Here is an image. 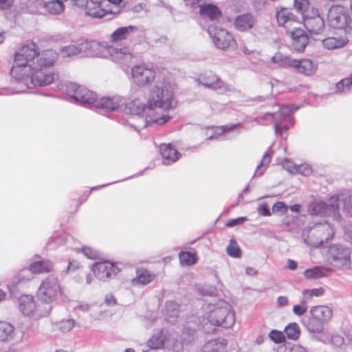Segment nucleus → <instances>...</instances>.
Returning <instances> with one entry per match:
<instances>
[{
	"instance_id": "49",
	"label": "nucleus",
	"mask_w": 352,
	"mask_h": 352,
	"mask_svg": "<svg viewBox=\"0 0 352 352\" xmlns=\"http://www.w3.org/2000/svg\"><path fill=\"white\" fill-rule=\"evenodd\" d=\"M227 254L233 258H239L241 256V249L237 243L231 239L229 245L226 248Z\"/></svg>"
},
{
	"instance_id": "6",
	"label": "nucleus",
	"mask_w": 352,
	"mask_h": 352,
	"mask_svg": "<svg viewBox=\"0 0 352 352\" xmlns=\"http://www.w3.org/2000/svg\"><path fill=\"white\" fill-rule=\"evenodd\" d=\"M19 307L21 312L25 316L34 320H39L50 314V306L36 303L34 297L30 295H23L19 298Z\"/></svg>"
},
{
	"instance_id": "38",
	"label": "nucleus",
	"mask_w": 352,
	"mask_h": 352,
	"mask_svg": "<svg viewBox=\"0 0 352 352\" xmlns=\"http://www.w3.org/2000/svg\"><path fill=\"white\" fill-rule=\"evenodd\" d=\"M155 277L148 270L141 268L136 271V276L132 280L133 285H145L151 283Z\"/></svg>"
},
{
	"instance_id": "25",
	"label": "nucleus",
	"mask_w": 352,
	"mask_h": 352,
	"mask_svg": "<svg viewBox=\"0 0 352 352\" xmlns=\"http://www.w3.org/2000/svg\"><path fill=\"white\" fill-rule=\"evenodd\" d=\"M137 30L133 25L120 27L115 30L109 36V41L112 43H120L131 38L132 33Z\"/></svg>"
},
{
	"instance_id": "10",
	"label": "nucleus",
	"mask_w": 352,
	"mask_h": 352,
	"mask_svg": "<svg viewBox=\"0 0 352 352\" xmlns=\"http://www.w3.org/2000/svg\"><path fill=\"white\" fill-rule=\"evenodd\" d=\"M53 269L52 263L48 260L35 261L31 263L28 269L21 270L17 276L13 280V284L17 285L19 283L31 280L33 274H41L48 272Z\"/></svg>"
},
{
	"instance_id": "46",
	"label": "nucleus",
	"mask_w": 352,
	"mask_h": 352,
	"mask_svg": "<svg viewBox=\"0 0 352 352\" xmlns=\"http://www.w3.org/2000/svg\"><path fill=\"white\" fill-rule=\"evenodd\" d=\"M272 154L273 152L271 151H268L265 153L262 160L261 161V162L259 163L256 169L254 177H261V175H263L265 169H263V168L265 166H267L270 164Z\"/></svg>"
},
{
	"instance_id": "7",
	"label": "nucleus",
	"mask_w": 352,
	"mask_h": 352,
	"mask_svg": "<svg viewBox=\"0 0 352 352\" xmlns=\"http://www.w3.org/2000/svg\"><path fill=\"white\" fill-rule=\"evenodd\" d=\"M60 292V285L57 278L53 275L42 280L36 292V297L42 305L50 306V313L52 309V302Z\"/></svg>"
},
{
	"instance_id": "22",
	"label": "nucleus",
	"mask_w": 352,
	"mask_h": 352,
	"mask_svg": "<svg viewBox=\"0 0 352 352\" xmlns=\"http://www.w3.org/2000/svg\"><path fill=\"white\" fill-rule=\"evenodd\" d=\"M292 67L305 76H312L318 69V64L308 58L293 59Z\"/></svg>"
},
{
	"instance_id": "43",
	"label": "nucleus",
	"mask_w": 352,
	"mask_h": 352,
	"mask_svg": "<svg viewBox=\"0 0 352 352\" xmlns=\"http://www.w3.org/2000/svg\"><path fill=\"white\" fill-rule=\"evenodd\" d=\"M336 89L338 94L352 92V75L339 81L336 85Z\"/></svg>"
},
{
	"instance_id": "11",
	"label": "nucleus",
	"mask_w": 352,
	"mask_h": 352,
	"mask_svg": "<svg viewBox=\"0 0 352 352\" xmlns=\"http://www.w3.org/2000/svg\"><path fill=\"white\" fill-rule=\"evenodd\" d=\"M197 81L206 88L216 90L221 94L232 91V87L225 82L215 73L208 71L201 74Z\"/></svg>"
},
{
	"instance_id": "58",
	"label": "nucleus",
	"mask_w": 352,
	"mask_h": 352,
	"mask_svg": "<svg viewBox=\"0 0 352 352\" xmlns=\"http://www.w3.org/2000/svg\"><path fill=\"white\" fill-rule=\"evenodd\" d=\"M312 172L311 166L307 164H297L296 173L300 174L304 176L309 175Z\"/></svg>"
},
{
	"instance_id": "55",
	"label": "nucleus",
	"mask_w": 352,
	"mask_h": 352,
	"mask_svg": "<svg viewBox=\"0 0 352 352\" xmlns=\"http://www.w3.org/2000/svg\"><path fill=\"white\" fill-rule=\"evenodd\" d=\"M282 166L284 169L290 173L295 174L297 171V164H294L292 161L285 159L282 163Z\"/></svg>"
},
{
	"instance_id": "50",
	"label": "nucleus",
	"mask_w": 352,
	"mask_h": 352,
	"mask_svg": "<svg viewBox=\"0 0 352 352\" xmlns=\"http://www.w3.org/2000/svg\"><path fill=\"white\" fill-rule=\"evenodd\" d=\"M74 251L78 254L82 253L85 256L89 259H96L98 256V251L90 247H84L81 250L79 248H75Z\"/></svg>"
},
{
	"instance_id": "5",
	"label": "nucleus",
	"mask_w": 352,
	"mask_h": 352,
	"mask_svg": "<svg viewBox=\"0 0 352 352\" xmlns=\"http://www.w3.org/2000/svg\"><path fill=\"white\" fill-rule=\"evenodd\" d=\"M61 89L71 98V101L84 105L94 104L97 101L96 94L87 87L73 82H67L62 85Z\"/></svg>"
},
{
	"instance_id": "37",
	"label": "nucleus",
	"mask_w": 352,
	"mask_h": 352,
	"mask_svg": "<svg viewBox=\"0 0 352 352\" xmlns=\"http://www.w3.org/2000/svg\"><path fill=\"white\" fill-rule=\"evenodd\" d=\"M227 346V341L223 338L211 340L206 343L202 352H224Z\"/></svg>"
},
{
	"instance_id": "29",
	"label": "nucleus",
	"mask_w": 352,
	"mask_h": 352,
	"mask_svg": "<svg viewBox=\"0 0 352 352\" xmlns=\"http://www.w3.org/2000/svg\"><path fill=\"white\" fill-rule=\"evenodd\" d=\"M160 151L163 159V164L166 165L175 162L180 156V154L171 144H161Z\"/></svg>"
},
{
	"instance_id": "42",
	"label": "nucleus",
	"mask_w": 352,
	"mask_h": 352,
	"mask_svg": "<svg viewBox=\"0 0 352 352\" xmlns=\"http://www.w3.org/2000/svg\"><path fill=\"white\" fill-rule=\"evenodd\" d=\"M327 270L322 267H314L307 269L304 272V276L308 279H316L324 277L327 275Z\"/></svg>"
},
{
	"instance_id": "12",
	"label": "nucleus",
	"mask_w": 352,
	"mask_h": 352,
	"mask_svg": "<svg viewBox=\"0 0 352 352\" xmlns=\"http://www.w3.org/2000/svg\"><path fill=\"white\" fill-rule=\"evenodd\" d=\"M329 258L337 267L348 269L351 265V250L342 245H333L329 249Z\"/></svg>"
},
{
	"instance_id": "26",
	"label": "nucleus",
	"mask_w": 352,
	"mask_h": 352,
	"mask_svg": "<svg viewBox=\"0 0 352 352\" xmlns=\"http://www.w3.org/2000/svg\"><path fill=\"white\" fill-rule=\"evenodd\" d=\"M309 314L313 316L316 320L324 324L329 322L331 319L333 311L327 306L318 305L311 307L309 311Z\"/></svg>"
},
{
	"instance_id": "31",
	"label": "nucleus",
	"mask_w": 352,
	"mask_h": 352,
	"mask_svg": "<svg viewBox=\"0 0 352 352\" xmlns=\"http://www.w3.org/2000/svg\"><path fill=\"white\" fill-rule=\"evenodd\" d=\"M349 42L345 35H336L329 36L322 41V45L329 50L344 47Z\"/></svg>"
},
{
	"instance_id": "27",
	"label": "nucleus",
	"mask_w": 352,
	"mask_h": 352,
	"mask_svg": "<svg viewBox=\"0 0 352 352\" xmlns=\"http://www.w3.org/2000/svg\"><path fill=\"white\" fill-rule=\"evenodd\" d=\"M16 331L14 325L7 321H0V342L9 343L16 340Z\"/></svg>"
},
{
	"instance_id": "28",
	"label": "nucleus",
	"mask_w": 352,
	"mask_h": 352,
	"mask_svg": "<svg viewBox=\"0 0 352 352\" xmlns=\"http://www.w3.org/2000/svg\"><path fill=\"white\" fill-rule=\"evenodd\" d=\"M304 25L311 34H319L324 30V21L319 15H316L306 17L304 19Z\"/></svg>"
},
{
	"instance_id": "57",
	"label": "nucleus",
	"mask_w": 352,
	"mask_h": 352,
	"mask_svg": "<svg viewBox=\"0 0 352 352\" xmlns=\"http://www.w3.org/2000/svg\"><path fill=\"white\" fill-rule=\"evenodd\" d=\"M241 124H232L230 126H221L215 128V134H222L232 131L236 128H241Z\"/></svg>"
},
{
	"instance_id": "59",
	"label": "nucleus",
	"mask_w": 352,
	"mask_h": 352,
	"mask_svg": "<svg viewBox=\"0 0 352 352\" xmlns=\"http://www.w3.org/2000/svg\"><path fill=\"white\" fill-rule=\"evenodd\" d=\"M274 212H280L285 214L287 211V206L282 201L276 202L272 207Z\"/></svg>"
},
{
	"instance_id": "9",
	"label": "nucleus",
	"mask_w": 352,
	"mask_h": 352,
	"mask_svg": "<svg viewBox=\"0 0 352 352\" xmlns=\"http://www.w3.org/2000/svg\"><path fill=\"white\" fill-rule=\"evenodd\" d=\"M297 109L298 107H294L289 105H284L279 108L278 112L265 113L264 118H265L267 116H271L274 121V128L275 133L277 135H283V131H287L289 128V126L288 125H283V122L286 120H289L291 122V125H293V120L290 117V115Z\"/></svg>"
},
{
	"instance_id": "8",
	"label": "nucleus",
	"mask_w": 352,
	"mask_h": 352,
	"mask_svg": "<svg viewBox=\"0 0 352 352\" xmlns=\"http://www.w3.org/2000/svg\"><path fill=\"white\" fill-rule=\"evenodd\" d=\"M131 80L138 87L150 86L156 76L155 69L146 64L133 66L131 71Z\"/></svg>"
},
{
	"instance_id": "36",
	"label": "nucleus",
	"mask_w": 352,
	"mask_h": 352,
	"mask_svg": "<svg viewBox=\"0 0 352 352\" xmlns=\"http://www.w3.org/2000/svg\"><path fill=\"white\" fill-rule=\"evenodd\" d=\"M179 312V306L175 301L170 300L166 302L164 315L168 322L173 323Z\"/></svg>"
},
{
	"instance_id": "16",
	"label": "nucleus",
	"mask_w": 352,
	"mask_h": 352,
	"mask_svg": "<svg viewBox=\"0 0 352 352\" xmlns=\"http://www.w3.org/2000/svg\"><path fill=\"white\" fill-rule=\"evenodd\" d=\"M91 270L96 277L102 281H107L116 276L120 271L116 263L107 261L95 263L91 267Z\"/></svg>"
},
{
	"instance_id": "1",
	"label": "nucleus",
	"mask_w": 352,
	"mask_h": 352,
	"mask_svg": "<svg viewBox=\"0 0 352 352\" xmlns=\"http://www.w3.org/2000/svg\"><path fill=\"white\" fill-rule=\"evenodd\" d=\"M58 54L53 50L39 51L34 42H28L14 54V65L10 74L18 81L17 93L25 92L33 85L43 87L53 82L57 75L51 66Z\"/></svg>"
},
{
	"instance_id": "14",
	"label": "nucleus",
	"mask_w": 352,
	"mask_h": 352,
	"mask_svg": "<svg viewBox=\"0 0 352 352\" xmlns=\"http://www.w3.org/2000/svg\"><path fill=\"white\" fill-rule=\"evenodd\" d=\"M338 226H342V224L338 225L336 222L335 225H331L328 221L314 223L309 229V231L313 232L318 237V241L314 245H321L324 242L331 239L334 236L336 227Z\"/></svg>"
},
{
	"instance_id": "17",
	"label": "nucleus",
	"mask_w": 352,
	"mask_h": 352,
	"mask_svg": "<svg viewBox=\"0 0 352 352\" xmlns=\"http://www.w3.org/2000/svg\"><path fill=\"white\" fill-rule=\"evenodd\" d=\"M276 17L279 26L283 27L287 32L289 30L297 29L301 26L298 17L293 14L292 10L286 8L276 9Z\"/></svg>"
},
{
	"instance_id": "51",
	"label": "nucleus",
	"mask_w": 352,
	"mask_h": 352,
	"mask_svg": "<svg viewBox=\"0 0 352 352\" xmlns=\"http://www.w3.org/2000/svg\"><path fill=\"white\" fill-rule=\"evenodd\" d=\"M107 2L114 5V8H111L112 12H109V14H118L124 7L126 0H106V4Z\"/></svg>"
},
{
	"instance_id": "54",
	"label": "nucleus",
	"mask_w": 352,
	"mask_h": 352,
	"mask_svg": "<svg viewBox=\"0 0 352 352\" xmlns=\"http://www.w3.org/2000/svg\"><path fill=\"white\" fill-rule=\"evenodd\" d=\"M74 325V320L72 319H67L59 322L58 329L63 332H68L73 328Z\"/></svg>"
},
{
	"instance_id": "19",
	"label": "nucleus",
	"mask_w": 352,
	"mask_h": 352,
	"mask_svg": "<svg viewBox=\"0 0 352 352\" xmlns=\"http://www.w3.org/2000/svg\"><path fill=\"white\" fill-rule=\"evenodd\" d=\"M168 112L158 107H151L147 105L144 126L146 127L151 124L161 125L166 123L171 118Z\"/></svg>"
},
{
	"instance_id": "56",
	"label": "nucleus",
	"mask_w": 352,
	"mask_h": 352,
	"mask_svg": "<svg viewBox=\"0 0 352 352\" xmlns=\"http://www.w3.org/2000/svg\"><path fill=\"white\" fill-rule=\"evenodd\" d=\"M188 327H184L182 334L183 335L186 334L188 336H193L197 327H198V324L197 323V322H195V320L192 319V320L188 322Z\"/></svg>"
},
{
	"instance_id": "41",
	"label": "nucleus",
	"mask_w": 352,
	"mask_h": 352,
	"mask_svg": "<svg viewBox=\"0 0 352 352\" xmlns=\"http://www.w3.org/2000/svg\"><path fill=\"white\" fill-rule=\"evenodd\" d=\"M293 59L289 56H285L281 53H276L270 59L272 63L282 67H292Z\"/></svg>"
},
{
	"instance_id": "44",
	"label": "nucleus",
	"mask_w": 352,
	"mask_h": 352,
	"mask_svg": "<svg viewBox=\"0 0 352 352\" xmlns=\"http://www.w3.org/2000/svg\"><path fill=\"white\" fill-rule=\"evenodd\" d=\"M285 333L290 340H296L300 335V329L296 322L289 323L285 327Z\"/></svg>"
},
{
	"instance_id": "48",
	"label": "nucleus",
	"mask_w": 352,
	"mask_h": 352,
	"mask_svg": "<svg viewBox=\"0 0 352 352\" xmlns=\"http://www.w3.org/2000/svg\"><path fill=\"white\" fill-rule=\"evenodd\" d=\"M180 263L184 265H191L196 263L195 254L190 252H182L179 254Z\"/></svg>"
},
{
	"instance_id": "64",
	"label": "nucleus",
	"mask_w": 352,
	"mask_h": 352,
	"mask_svg": "<svg viewBox=\"0 0 352 352\" xmlns=\"http://www.w3.org/2000/svg\"><path fill=\"white\" fill-rule=\"evenodd\" d=\"M245 219H246V217H239L236 219H230L226 223V226L228 227H233L238 224L242 223Z\"/></svg>"
},
{
	"instance_id": "33",
	"label": "nucleus",
	"mask_w": 352,
	"mask_h": 352,
	"mask_svg": "<svg viewBox=\"0 0 352 352\" xmlns=\"http://www.w3.org/2000/svg\"><path fill=\"white\" fill-rule=\"evenodd\" d=\"M167 342L166 331L162 329L153 334L148 340L147 345L150 348L145 352H153V349H160L165 346Z\"/></svg>"
},
{
	"instance_id": "53",
	"label": "nucleus",
	"mask_w": 352,
	"mask_h": 352,
	"mask_svg": "<svg viewBox=\"0 0 352 352\" xmlns=\"http://www.w3.org/2000/svg\"><path fill=\"white\" fill-rule=\"evenodd\" d=\"M307 311V304L305 300H300V304L295 305L293 306L292 311L298 316H301L305 314Z\"/></svg>"
},
{
	"instance_id": "20",
	"label": "nucleus",
	"mask_w": 352,
	"mask_h": 352,
	"mask_svg": "<svg viewBox=\"0 0 352 352\" xmlns=\"http://www.w3.org/2000/svg\"><path fill=\"white\" fill-rule=\"evenodd\" d=\"M85 12L87 16L100 19L112 12V9L106 6V0H88Z\"/></svg>"
},
{
	"instance_id": "23",
	"label": "nucleus",
	"mask_w": 352,
	"mask_h": 352,
	"mask_svg": "<svg viewBox=\"0 0 352 352\" xmlns=\"http://www.w3.org/2000/svg\"><path fill=\"white\" fill-rule=\"evenodd\" d=\"M79 47L80 54L88 56H100L105 50V46L96 41H84Z\"/></svg>"
},
{
	"instance_id": "61",
	"label": "nucleus",
	"mask_w": 352,
	"mask_h": 352,
	"mask_svg": "<svg viewBox=\"0 0 352 352\" xmlns=\"http://www.w3.org/2000/svg\"><path fill=\"white\" fill-rule=\"evenodd\" d=\"M344 210L352 217V195L344 199Z\"/></svg>"
},
{
	"instance_id": "30",
	"label": "nucleus",
	"mask_w": 352,
	"mask_h": 352,
	"mask_svg": "<svg viewBox=\"0 0 352 352\" xmlns=\"http://www.w3.org/2000/svg\"><path fill=\"white\" fill-rule=\"evenodd\" d=\"M107 50L115 61L126 62L133 57L131 50L127 47L118 48L113 46H109L107 47Z\"/></svg>"
},
{
	"instance_id": "2",
	"label": "nucleus",
	"mask_w": 352,
	"mask_h": 352,
	"mask_svg": "<svg viewBox=\"0 0 352 352\" xmlns=\"http://www.w3.org/2000/svg\"><path fill=\"white\" fill-rule=\"evenodd\" d=\"M352 195V192L347 194H340L331 196L327 202L320 199H315L307 207V211L311 215H324L332 217L338 225H342V217L339 212V204H342L344 212L350 217L344 210V199Z\"/></svg>"
},
{
	"instance_id": "40",
	"label": "nucleus",
	"mask_w": 352,
	"mask_h": 352,
	"mask_svg": "<svg viewBox=\"0 0 352 352\" xmlns=\"http://www.w3.org/2000/svg\"><path fill=\"white\" fill-rule=\"evenodd\" d=\"M318 340L322 342L324 344L331 343L332 345L335 346L340 347L345 342H348L352 344V336H347L346 340H344L340 335L335 333L331 336L330 339H318Z\"/></svg>"
},
{
	"instance_id": "4",
	"label": "nucleus",
	"mask_w": 352,
	"mask_h": 352,
	"mask_svg": "<svg viewBox=\"0 0 352 352\" xmlns=\"http://www.w3.org/2000/svg\"><path fill=\"white\" fill-rule=\"evenodd\" d=\"M176 104L172 85L166 82H157L150 91L147 105L169 111L174 109Z\"/></svg>"
},
{
	"instance_id": "24",
	"label": "nucleus",
	"mask_w": 352,
	"mask_h": 352,
	"mask_svg": "<svg viewBox=\"0 0 352 352\" xmlns=\"http://www.w3.org/2000/svg\"><path fill=\"white\" fill-rule=\"evenodd\" d=\"M256 23V17L252 14L245 13L236 17L234 25L237 30L245 32L254 28Z\"/></svg>"
},
{
	"instance_id": "15",
	"label": "nucleus",
	"mask_w": 352,
	"mask_h": 352,
	"mask_svg": "<svg viewBox=\"0 0 352 352\" xmlns=\"http://www.w3.org/2000/svg\"><path fill=\"white\" fill-rule=\"evenodd\" d=\"M350 21V16L344 8L335 6L329 9L328 22L331 27L336 29L345 28Z\"/></svg>"
},
{
	"instance_id": "18",
	"label": "nucleus",
	"mask_w": 352,
	"mask_h": 352,
	"mask_svg": "<svg viewBox=\"0 0 352 352\" xmlns=\"http://www.w3.org/2000/svg\"><path fill=\"white\" fill-rule=\"evenodd\" d=\"M124 104V98L120 96L115 95L111 97H102L97 100L94 104V109L100 113H103L105 110L122 111Z\"/></svg>"
},
{
	"instance_id": "52",
	"label": "nucleus",
	"mask_w": 352,
	"mask_h": 352,
	"mask_svg": "<svg viewBox=\"0 0 352 352\" xmlns=\"http://www.w3.org/2000/svg\"><path fill=\"white\" fill-rule=\"evenodd\" d=\"M269 338L275 343H282L285 341V337L283 332L277 330H272L269 333Z\"/></svg>"
},
{
	"instance_id": "35",
	"label": "nucleus",
	"mask_w": 352,
	"mask_h": 352,
	"mask_svg": "<svg viewBox=\"0 0 352 352\" xmlns=\"http://www.w3.org/2000/svg\"><path fill=\"white\" fill-rule=\"evenodd\" d=\"M200 14L204 17H208L210 20H216L220 18L221 13L219 8L213 4L206 3L199 5Z\"/></svg>"
},
{
	"instance_id": "62",
	"label": "nucleus",
	"mask_w": 352,
	"mask_h": 352,
	"mask_svg": "<svg viewBox=\"0 0 352 352\" xmlns=\"http://www.w3.org/2000/svg\"><path fill=\"white\" fill-rule=\"evenodd\" d=\"M94 307V305L93 304L82 302L76 307V309L86 312L92 311Z\"/></svg>"
},
{
	"instance_id": "34",
	"label": "nucleus",
	"mask_w": 352,
	"mask_h": 352,
	"mask_svg": "<svg viewBox=\"0 0 352 352\" xmlns=\"http://www.w3.org/2000/svg\"><path fill=\"white\" fill-rule=\"evenodd\" d=\"M147 104H144L138 100H133L128 103L124 99V104L123 105L122 111L126 114H131L140 116L142 113L146 115Z\"/></svg>"
},
{
	"instance_id": "39",
	"label": "nucleus",
	"mask_w": 352,
	"mask_h": 352,
	"mask_svg": "<svg viewBox=\"0 0 352 352\" xmlns=\"http://www.w3.org/2000/svg\"><path fill=\"white\" fill-rule=\"evenodd\" d=\"M302 322L307 331L311 333H320L323 331L324 324L320 321L316 320L315 318L310 314L309 316L304 318Z\"/></svg>"
},
{
	"instance_id": "60",
	"label": "nucleus",
	"mask_w": 352,
	"mask_h": 352,
	"mask_svg": "<svg viewBox=\"0 0 352 352\" xmlns=\"http://www.w3.org/2000/svg\"><path fill=\"white\" fill-rule=\"evenodd\" d=\"M307 0H294L295 8L300 12H302L305 10L307 7Z\"/></svg>"
},
{
	"instance_id": "21",
	"label": "nucleus",
	"mask_w": 352,
	"mask_h": 352,
	"mask_svg": "<svg viewBox=\"0 0 352 352\" xmlns=\"http://www.w3.org/2000/svg\"><path fill=\"white\" fill-rule=\"evenodd\" d=\"M292 40V47L298 52H302L307 46L309 38L305 32L299 26L297 29L287 32Z\"/></svg>"
},
{
	"instance_id": "3",
	"label": "nucleus",
	"mask_w": 352,
	"mask_h": 352,
	"mask_svg": "<svg viewBox=\"0 0 352 352\" xmlns=\"http://www.w3.org/2000/svg\"><path fill=\"white\" fill-rule=\"evenodd\" d=\"M208 321L214 326L230 328L235 322L234 311L228 302L219 300L216 303L204 305Z\"/></svg>"
},
{
	"instance_id": "45",
	"label": "nucleus",
	"mask_w": 352,
	"mask_h": 352,
	"mask_svg": "<svg viewBox=\"0 0 352 352\" xmlns=\"http://www.w3.org/2000/svg\"><path fill=\"white\" fill-rule=\"evenodd\" d=\"M78 54H80L79 43L64 46L60 50V54L63 58L72 57Z\"/></svg>"
},
{
	"instance_id": "63",
	"label": "nucleus",
	"mask_w": 352,
	"mask_h": 352,
	"mask_svg": "<svg viewBox=\"0 0 352 352\" xmlns=\"http://www.w3.org/2000/svg\"><path fill=\"white\" fill-rule=\"evenodd\" d=\"M257 211H258V214L262 216L266 217V216L271 215V212H270V209L268 208L267 205L266 204H261L258 207Z\"/></svg>"
},
{
	"instance_id": "13",
	"label": "nucleus",
	"mask_w": 352,
	"mask_h": 352,
	"mask_svg": "<svg viewBox=\"0 0 352 352\" xmlns=\"http://www.w3.org/2000/svg\"><path fill=\"white\" fill-rule=\"evenodd\" d=\"M208 34L212 38L214 45L218 49L225 50L229 47H234L236 44L232 34L225 29L210 26L208 28Z\"/></svg>"
},
{
	"instance_id": "47",
	"label": "nucleus",
	"mask_w": 352,
	"mask_h": 352,
	"mask_svg": "<svg viewBox=\"0 0 352 352\" xmlns=\"http://www.w3.org/2000/svg\"><path fill=\"white\" fill-rule=\"evenodd\" d=\"M272 154L273 152L271 151H268L265 153L262 160L261 161V162L259 163L256 169L254 177H261V175H263L265 169H263V168L265 166H267L270 164Z\"/></svg>"
},
{
	"instance_id": "32",
	"label": "nucleus",
	"mask_w": 352,
	"mask_h": 352,
	"mask_svg": "<svg viewBox=\"0 0 352 352\" xmlns=\"http://www.w3.org/2000/svg\"><path fill=\"white\" fill-rule=\"evenodd\" d=\"M36 4L41 6L44 12L52 14H59L64 10L63 0H37Z\"/></svg>"
}]
</instances>
